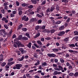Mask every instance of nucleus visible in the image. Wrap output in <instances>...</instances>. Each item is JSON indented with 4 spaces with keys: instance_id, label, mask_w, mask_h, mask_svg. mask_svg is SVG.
Wrapping results in <instances>:
<instances>
[{
    "instance_id": "obj_6",
    "label": "nucleus",
    "mask_w": 78,
    "mask_h": 78,
    "mask_svg": "<svg viewBox=\"0 0 78 78\" xmlns=\"http://www.w3.org/2000/svg\"><path fill=\"white\" fill-rule=\"evenodd\" d=\"M54 9H55V6H52L50 9V11L51 12H52L54 11Z\"/></svg>"
},
{
    "instance_id": "obj_15",
    "label": "nucleus",
    "mask_w": 78,
    "mask_h": 78,
    "mask_svg": "<svg viewBox=\"0 0 78 78\" xmlns=\"http://www.w3.org/2000/svg\"><path fill=\"white\" fill-rule=\"evenodd\" d=\"M15 44H16L17 45H18V47H19L20 45L21 44V42L20 41H18V42H15Z\"/></svg>"
},
{
    "instance_id": "obj_25",
    "label": "nucleus",
    "mask_w": 78,
    "mask_h": 78,
    "mask_svg": "<svg viewBox=\"0 0 78 78\" xmlns=\"http://www.w3.org/2000/svg\"><path fill=\"white\" fill-rule=\"evenodd\" d=\"M23 38V37H22V35H20L18 36V40H20H20H21V39H22V38Z\"/></svg>"
},
{
    "instance_id": "obj_7",
    "label": "nucleus",
    "mask_w": 78,
    "mask_h": 78,
    "mask_svg": "<svg viewBox=\"0 0 78 78\" xmlns=\"http://www.w3.org/2000/svg\"><path fill=\"white\" fill-rule=\"evenodd\" d=\"M65 27L64 26L62 25L59 28V30L60 31H61L62 30H63L64 29Z\"/></svg>"
},
{
    "instance_id": "obj_14",
    "label": "nucleus",
    "mask_w": 78,
    "mask_h": 78,
    "mask_svg": "<svg viewBox=\"0 0 78 78\" xmlns=\"http://www.w3.org/2000/svg\"><path fill=\"white\" fill-rule=\"evenodd\" d=\"M40 34H41L40 33H38L34 37V38H35V39L37 38V37H39V36H40Z\"/></svg>"
},
{
    "instance_id": "obj_30",
    "label": "nucleus",
    "mask_w": 78,
    "mask_h": 78,
    "mask_svg": "<svg viewBox=\"0 0 78 78\" xmlns=\"http://www.w3.org/2000/svg\"><path fill=\"white\" fill-rule=\"evenodd\" d=\"M40 29H42V30H45V26H43L42 27L40 26Z\"/></svg>"
},
{
    "instance_id": "obj_46",
    "label": "nucleus",
    "mask_w": 78,
    "mask_h": 78,
    "mask_svg": "<svg viewBox=\"0 0 78 78\" xmlns=\"http://www.w3.org/2000/svg\"><path fill=\"white\" fill-rule=\"evenodd\" d=\"M37 12H39V11H40L41 10V9L40 7H38L37 8Z\"/></svg>"
},
{
    "instance_id": "obj_1",
    "label": "nucleus",
    "mask_w": 78,
    "mask_h": 78,
    "mask_svg": "<svg viewBox=\"0 0 78 78\" xmlns=\"http://www.w3.org/2000/svg\"><path fill=\"white\" fill-rule=\"evenodd\" d=\"M16 68V69L20 70V68L22 66V64H17L15 65Z\"/></svg>"
},
{
    "instance_id": "obj_60",
    "label": "nucleus",
    "mask_w": 78,
    "mask_h": 78,
    "mask_svg": "<svg viewBox=\"0 0 78 78\" xmlns=\"http://www.w3.org/2000/svg\"><path fill=\"white\" fill-rule=\"evenodd\" d=\"M1 12L2 13V14H5V9H2L1 10Z\"/></svg>"
},
{
    "instance_id": "obj_24",
    "label": "nucleus",
    "mask_w": 78,
    "mask_h": 78,
    "mask_svg": "<svg viewBox=\"0 0 78 78\" xmlns=\"http://www.w3.org/2000/svg\"><path fill=\"white\" fill-rule=\"evenodd\" d=\"M56 9L57 11H59V6L58 5H57L56 6Z\"/></svg>"
},
{
    "instance_id": "obj_40",
    "label": "nucleus",
    "mask_w": 78,
    "mask_h": 78,
    "mask_svg": "<svg viewBox=\"0 0 78 78\" xmlns=\"http://www.w3.org/2000/svg\"><path fill=\"white\" fill-rule=\"evenodd\" d=\"M22 30H23V31H27V29L26 28H23Z\"/></svg>"
},
{
    "instance_id": "obj_22",
    "label": "nucleus",
    "mask_w": 78,
    "mask_h": 78,
    "mask_svg": "<svg viewBox=\"0 0 78 78\" xmlns=\"http://www.w3.org/2000/svg\"><path fill=\"white\" fill-rule=\"evenodd\" d=\"M31 2L32 3H33V4H36L37 3V2L35 0H31Z\"/></svg>"
},
{
    "instance_id": "obj_34",
    "label": "nucleus",
    "mask_w": 78,
    "mask_h": 78,
    "mask_svg": "<svg viewBox=\"0 0 78 78\" xmlns=\"http://www.w3.org/2000/svg\"><path fill=\"white\" fill-rule=\"evenodd\" d=\"M60 62H62V63H64V62H65L64 61V59L62 58H61L60 59Z\"/></svg>"
},
{
    "instance_id": "obj_31",
    "label": "nucleus",
    "mask_w": 78,
    "mask_h": 78,
    "mask_svg": "<svg viewBox=\"0 0 78 78\" xmlns=\"http://www.w3.org/2000/svg\"><path fill=\"white\" fill-rule=\"evenodd\" d=\"M41 65L43 66H47V63L46 62H44V63H41Z\"/></svg>"
},
{
    "instance_id": "obj_17",
    "label": "nucleus",
    "mask_w": 78,
    "mask_h": 78,
    "mask_svg": "<svg viewBox=\"0 0 78 78\" xmlns=\"http://www.w3.org/2000/svg\"><path fill=\"white\" fill-rule=\"evenodd\" d=\"M37 43L38 44H39V45H42V42H41V41H40V40H38L37 41Z\"/></svg>"
},
{
    "instance_id": "obj_20",
    "label": "nucleus",
    "mask_w": 78,
    "mask_h": 78,
    "mask_svg": "<svg viewBox=\"0 0 78 78\" xmlns=\"http://www.w3.org/2000/svg\"><path fill=\"white\" fill-rule=\"evenodd\" d=\"M40 61H39V60H38V61H37V62L35 63L34 64V65L37 66L40 64Z\"/></svg>"
},
{
    "instance_id": "obj_41",
    "label": "nucleus",
    "mask_w": 78,
    "mask_h": 78,
    "mask_svg": "<svg viewBox=\"0 0 78 78\" xmlns=\"http://www.w3.org/2000/svg\"><path fill=\"white\" fill-rule=\"evenodd\" d=\"M57 27H58V25H54L52 26V28H56Z\"/></svg>"
},
{
    "instance_id": "obj_52",
    "label": "nucleus",
    "mask_w": 78,
    "mask_h": 78,
    "mask_svg": "<svg viewBox=\"0 0 78 78\" xmlns=\"http://www.w3.org/2000/svg\"><path fill=\"white\" fill-rule=\"evenodd\" d=\"M56 55L52 53L51 54V57H52V58H55V57H56Z\"/></svg>"
},
{
    "instance_id": "obj_21",
    "label": "nucleus",
    "mask_w": 78,
    "mask_h": 78,
    "mask_svg": "<svg viewBox=\"0 0 78 78\" xmlns=\"http://www.w3.org/2000/svg\"><path fill=\"white\" fill-rule=\"evenodd\" d=\"M53 51L54 52H58V49L57 48H54L52 49Z\"/></svg>"
},
{
    "instance_id": "obj_48",
    "label": "nucleus",
    "mask_w": 78,
    "mask_h": 78,
    "mask_svg": "<svg viewBox=\"0 0 78 78\" xmlns=\"http://www.w3.org/2000/svg\"><path fill=\"white\" fill-rule=\"evenodd\" d=\"M26 16L24 15L22 18V20H24L26 18Z\"/></svg>"
},
{
    "instance_id": "obj_5",
    "label": "nucleus",
    "mask_w": 78,
    "mask_h": 78,
    "mask_svg": "<svg viewBox=\"0 0 78 78\" xmlns=\"http://www.w3.org/2000/svg\"><path fill=\"white\" fill-rule=\"evenodd\" d=\"M36 53H38V52H39V54H40V55H43L44 54H43V53L42 52H41V50L39 49V50H36Z\"/></svg>"
},
{
    "instance_id": "obj_33",
    "label": "nucleus",
    "mask_w": 78,
    "mask_h": 78,
    "mask_svg": "<svg viewBox=\"0 0 78 78\" xmlns=\"http://www.w3.org/2000/svg\"><path fill=\"white\" fill-rule=\"evenodd\" d=\"M37 16L38 17H39V18H42V16L39 14H37Z\"/></svg>"
},
{
    "instance_id": "obj_8",
    "label": "nucleus",
    "mask_w": 78,
    "mask_h": 78,
    "mask_svg": "<svg viewBox=\"0 0 78 78\" xmlns=\"http://www.w3.org/2000/svg\"><path fill=\"white\" fill-rule=\"evenodd\" d=\"M32 45V44L31 42H29L28 44L27 45V46L29 48H31V45Z\"/></svg>"
},
{
    "instance_id": "obj_54",
    "label": "nucleus",
    "mask_w": 78,
    "mask_h": 78,
    "mask_svg": "<svg viewBox=\"0 0 78 78\" xmlns=\"http://www.w3.org/2000/svg\"><path fill=\"white\" fill-rule=\"evenodd\" d=\"M4 6H5V9H8V6H6V4L5 3H4Z\"/></svg>"
},
{
    "instance_id": "obj_44",
    "label": "nucleus",
    "mask_w": 78,
    "mask_h": 78,
    "mask_svg": "<svg viewBox=\"0 0 78 78\" xmlns=\"http://www.w3.org/2000/svg\"><path fill=\"white\" fill-rule=\"evenodd\" d=\"M26 76H27V77L29 78L30 77V74L27 73L26 74Z\"/></svg>"
},
{
    "instance_id": "obj_59",
    "label": "nucleus",
    "mask_w": 78,
    "mask_h": 78,
    "mask_svg": "<svg viewBox=\"0 0 78 78\" xmlns=\"http://www.w3.org/2000/svg\"><path fill=\"white\" fill-rule=\"evenodd\" d=\"M46 3V1H44L43 2H42L41 4L42 5H45Z\"/></svg>"
},
{
    "instance_id": "obj_9",
    "label": "nucleus",
    "mask_w": 78,
    "mask_h": 78,
    "mask_svg": "<svg viewBox=\"0 0 78 78\" xmlns=\"http://www.w3.org/2000/svg\"><path fill=\"white\" fill-rule=\"evenodd\" d=\"M39 29H41V26L39 25L37 26L35 28V30H38Z\"/></svg>"
},
{
    "instance_id": "obj_10",
    "label": "nucleus",
    "mask_w": 78,
    "mask_h": 78,
    "mask_svg": "<svg viewBox=\"0 0 78 78\" xmlns=\"http://www.w3.org/2000/svg\"><path fill=\"white\" fill-rule=\"evenodd\" d=\"M23 27V24H20V25L18 26V30H20V29H21L22 27Z\"/></svg>"
},
{
    "instance_id": "obj_63",
    "label": "nucleus",
    "mask_w": 78,
    "mask_h": 78,
    "mask_svg": "<svg viewBox=\"0 0 78 78\" xmlns=\"http://www.w3.org/2000/svg\"><path fill=\"white\" fill-rule=\"evenodd\" d=\"M46 12L47 13H48V12H50V9H48L46 11Z\"/></svg>"
},
{
    "instance_id": "obj_38",
    "label": "nucleus",
    "mask_w": 78,
    "mask_h": 78,
    "mask_svg": "<svg viewBox=\"0 0 78 78\" xmlns=\"http://www.w3.org/2000/svg\"><path fill=\"white\" fill-rule=\"evenodd\" d=\"M42 20H41V19L39 20L38 21V24H41V23H42Z\"/></svg>"
},
{
    "instance_id": "obj_51",
    "label": "nucleus",
    "mask_w": 78,
    "mask_h": 78,
    "mask_svg": "<svg viewBox=\"0 0 78 78\" xmlns=\"http://www.w3.org/2000/svg\"><path fill=\"white\" fill-rule=\"evenodd\" d=\"M34 57H35V58H38V56L36 54H35L34 55Z\"/></svg>"
},
{
    "instance_id": "obj_58",
    "label": "nucleus",
    "mask_w": 78,
    "mask_h": 78,
    "mask_svg": "<svg viewBox=\"0 0 78 78\" xmlns=\"http://www.w3.org/2000/svg\"><path fill=\"white\" fill-rule=\"evenodd\" d=\"M39 14L41 15V16H42V17H44V14L43 13V12H41L39 13Z\"/></svg>"
},
{
    "instance_id": "obj_50",
    "label": "nucleus",
    "mask_w": 78,
    "mask_h": 78,
    "mask_svg": "<svg viewBox=\"0 0 78 78\" xmlns=\"http://www.w3.org/2000/svg\"><path fill=\"white\" fill-rule=\"evenodd\" d=\"M34 45L35 46V47H36L37 48H39V46H38L37 44H34Z\"/></svg>"
},
{
    "instance_id": "obj_45",
    "label": "nucleus",
    "mask_w": 78,
    "mask_h": 78,
    "mask_svg": "<svg viewBox=\"0 0 78 78\" xmlns=\"http://www.w3.org/2000/svg\"><path fill=\"white\" fill-rule=\"evenodd\" d=\"M7 19L6 18L3 17L2 19V21H5V20H6Z\"/></svg>"
},
{
    "instance_id": "obj_56",
    "label": "nucleus",
    "mask_w": 78,
    "mask_h": 78,
    "mask_svg": "<svg viewBox=\"0 0 78 78\" xmlns=\"http://www.w3.org/2000/svg\"><path fill=\"white\" fill-rule=\"evenodd\" d=\"M51 55H52V54L48 53L47 54V56H48V57H51Z\"/></svg>"
},
{
    "instance_id": "obj_42",
    "label": "nucleus",
    "mask_w": 78,
    "mask_h": 78,
    "mask_svg": "<svg viewBox=\"0 0 78 78\" xmlns=\"http://www.w3.org/2000/svg\"><path fill=\"white\" fill-rule=\"evenodd\" d=\"M23 59H24V57L22 56L21 58H20L19 59V61H22V60H23Z\"/></svg>"
},
{
    "instance_id": "obj_16",
    "label": "nucleus",
    "mask_w": 78,
    "mask_h": 78,
    "mask_svg": "<svg viewBox=\"0 0 78 78\" xmlns=\"http://www.w3.org/2000/svg\"><path fill=\"white\" fill-rule=\"evenodd\" d=\"M34 20H35L34 19V18H32L30 20V23H33V22H34Z\"/></svg>"
},
{
    "instance_id": "obj_27",
    "label": "nucleus",
    "mask_w": 78,
    "mask_h": 78,
    "mask_svg": "<svg viewBox=\"0 0 78 78\" xmlns=\"http://www.w3.org/2000/svg\"><path fill=\"white\" fill-rule=\"evenodd\" d=\"M58 67L60 71L62 70H63V68H62V67L61 66H58Z\"/></svg>"
},
{
    "instance_id": "obj_19",
    "label": "nucleus",
    "mask_w": 78,
    "mask_h": 78,
    "mask_svg": "<svg viewBox=\"0 0 78 78\" xmlns=\"http://www.w3.org/2000/svg\"><path fill=\"white\" fill-rule=\"evenodd\" d=\"M6 63L5 62H3L1 64V66L2 67H5V66H6Z\"/></svg>"
},
{
    "instance_id": "obj_11",
    "label": "nucleus",
    "mask_w": 78,
    "mask_h": 78,
    "mask_svg": "<svg viewBox=\"0 0 78 78\" xmlns=\"http://www.w3.org/2000/svg\"><path fill=\"white\" fill-rule=\"evenodd\" d=\"M22 40H24V41H28V38L25 36H24L23 37Z\"/></svg>"
},
{
    "instance_id": "obj_2",
    "label": "nucleus",
    "mask_w": 78,
    "mask_h": 78,
    "mask_svg": "<svg viewBox=\"0 0 78 78\" xmlns=\"http://www.w3.org/2000/svg\"><path fill=\"white\" fill-rule=\"evenodd\" d=\"M19 50L21 52L22 54H23L24 53H27V51L24 50L23 48H21L19 49Z\"/></svg>"
},
{
    "instance_id": "obj_61",
    "label": "nucleus",
    "mask_w": 78,
    "mask_h": 78,
    "mask_svg": "<svg viewBox=\"0 0 78 78\" xmlns=\"http://www.w3.org/2000/svg\"><path fill=\"white\" fill-rule=\"evenodd\" d=\"M16 34H14L12 36V39H14V38H16Z\"/></svg>"
},
{
    "instance_id": "obj_23",
    "label": "nucleus",
    "mask_w": 78,
    "mask_h": 78,
    "mask_svg": "<svg viewBox=\"0 0 78 78\" xmlns=\"http://www.w3.org/2000/svg\"><path fill=\"white\" fill-rule=\"evenodd\" d=\"M69 38L68 37H66L64 39L63 41H64V42H67V41H69Z\"/></svg>"
},
{
    "instance_id": "obj_37",
    "label": "nucleus",
    "mask_w": 78,
    "mask_h": 78,
    "mask_svg": "<svg viewBox=\"0 0 78 78\" xmlns=\"http://www.w3.org/2000/svg\"><path fill=\"white\" fill-rule=\"evenodd\" d=\"M53 75H58V71H55L53 74Z\"/></svg>"
},
{
    "instance_id": "obj_49",
    "label": "nucleus",
    "mask_w": 78,
    "mask_h": 78,
    "mask_svg": "<svg viewBox=\"0 0 78 78\" xmlns=\"http://www.w3.org/2000/svg\"><path fill=\"white\" fill-rule=\"evenodd\" d=\"M45 39H46V40H50L51 39V38L48 37H47L45 38Z\"/></svg>"
},
{
    "instance_id": "obj_35",
    "label": "nucleus",
    "mask_w": 78,
    "mask_h": 78,
    "mask_svg": "<svg viewBox=\"0 0 78 78\" xmlns=\"http://www.w3.org/2000/svg\"><path fill=\"white\" fill-rule=\"evenodd\" d=\"M4 26L5 28H6L7 30L9 28V27H8L6 24H4Z\"/></svg>"
},
{
    "instance_id": "obj_13",
    "label": "nucleus",
    "mask_w": 78,
    "mask_h": 78,
    "mask_svg": "<svg viewBox=\"0 0 78 78\" xmlns=\"http://www.w3.org/2000/svg\"><path fill=\"white\" fill-rule=\"evenodd\" d=\"M68 45L69 47H75V45L74 44H68Z\"/></svg>"
},
{
    "instance_id": "obj_53",
    "label": "nucleus",
    "mask_w": 78,
    "mask_h": 78,
    "mask_svg": "<svg viewBox=\"0 0 78 78\" xmlns=\"http://www.w3.org/2000/svg\"><path fill=\"white\" fill-rule=\"evenodd\" d=\"M14 47H15V48H17V44L15 43V42H14V44L13 45Z\"/></svg>"
},
{
    "instance_id": "obj_47",
    "label": "nucleus",
    "mask_w": 78,
    "mask_h": 78,
    "mask_svg": "<svg viewBox=\"0 0 78 78\" xmlns=\"http://www.w3.org/2000/svg\"><path fill=\"white\" fill-rule=\"evenodd\" d=\"M55 31V30H54V29L51 30V34H52V33H54Z\"/></svg>"
},
{
    "instance_id": "obj_64",
    "label": "nucleus",
    "mask_w": 78,
    "mask_h": 78,
    "mask_svg": "<svg viewBox=\"0 0 78 78\" xmlns=\"http://www.w3.org/2000/svg\"><path fill=\"white\" fill-rule=\"evenodd\" d=\"M5 67L6 69H9V66L8 65H7L5 66Z\"/></svg>"
},
{
    "instance_id": "obj_28",
    "label": "nucleus",
    "mask_w": 78,
    "mask_h": 78,
    "mask_svg": "<svg viewBox=\"0 0 78 78\" xmlns=\"http://www.w3.org/2000/svg\"><path fill=\"white\" fill-rule=\"evenodd\" d=\"M74 76L75 77H77V76H78V72H76L74 74Z\"/></svg>"
},
{
    "instance_id": "obj_32",
    "label": "nucleus",
    "mask_w": 78,
    "mask_h": 78,
    "mask_svg": "<svg viewBox=\"0 0 78 78\" xmlns=\"http://www.w3.org/2000/svg\"><path fill=\"white\" fill-rule=\"evenodd\" d=\"M74 33L75 35V36H76L78 35V32L76 31H74Z\"/></svg>"
},
{
    "instance_id": "obj_57",
    "label": "nucleus",
    "mask_w": 78,
    "mask_h": 78,
    "mask_svg": "<svg viewBox=\"0 0 78 78\" xmlns=\"http://www.w3.org/2000/svg\"><path fill=\"white\" fill-rule=\"evenodd\" d=\"M53 67H55V68H57L58 67V66L56 64H53Z\"/></svg>"
},
{
    "instance_id": "obj_62",
    "label": "nucleus",
    "mask_w": 78,
    "mask_h": 78,
    "mask_svg": "<svg viewBox=\"0 0 78 78\" xmlns=\"http://www.w3.org/2000/svg\"><path fill=\"white\" fill-rule=\"evenodd\" d=\"M28 20H29V18H28V17H27L24 20V21H28Z\"/></svg>"
},
{
    "instance_id": "obj_36",
    "label": "nucleus",
    "mask_w": 78,
    "mask_h": 78,
    "mask_svg": "<svg viewBox=\"0 0 78 78\" xmlns=\"http://www.w3.org/2000/svg\"><path fill=\"white\" fill-rule=\"evenodd\" d=\"M18 14L20 16H21L22 14V11L20 10Z\"/></svg>"
},
{
    "instance_id": "obj_18",
    "label": "nucleus",
    "mask_w": 78,
    "mask_h": 78,
    "mask_svg": "<svg viewBox=\"0 0 78 78\" xmlns=\"http://www.w3.org/2000/svg\"><path fill=\"white\" fill-rule=\"evenodd\" d=\"M61 23V21L58 20L57 21H56L55 23L56 25H59V24H60Z\"/></svg>"
},
{
    "instance_id": "obj_26",
    "label": "nucleus",
    "mask_w": 78,
    "mask_h": 78,
    "mask_svg": "<svg viewBox=\"0 0 78 78\" xmlns=\"http://www.w3.org/2000/svg\"><path fill=\"white\" fill-rule=\"evenodd\" d=\"M13 59H14V58H9V59H8V62H11V61H13Z\"/></svg>"
},
{
    "instance_id": "obj_43",
    "label": "nucleus",
    "mask_w": 78,
    "mask_h": 78,
    "mask_svg": "<svg viewBox=\"0 0 78 78\" xmlns=\"http://www.w3.org/2000/svg\"><path fill=\"white\" fill-rule=\"evenodd\" d=\"M28 8H30V9H31V8H33V5H30L28 6Z\"/></svg>"
},
{
    "instance_id": "obj_29",
    "label": "nucleus",
    "mask_w": 78,
    "mask_h": 78,
    "mask_svg": "<svg viewBox=\"0 0 78 78\" xmlns=\"http://www.w3.org/2000/svg\"><path fill=\"white\" fill-rule=\"evenodd\" d=\"M25 36H27L28 38H30V34H28V33H26L25 34Z\"/></svg>"
},
{
    "instance_id": "obj_3",
    "label": "nucleus",
    "mask_w": 78,
    "mask_h": 78,
    "mask_svg": "<svg viewBox=\"0 0 78 78\" xmlns=\"http://www.w3.org/2000/svg\"><path fill=\"white\" fill-rule=\"evenodd\" d=\"M65 34V32L64 31H61L58 34V35L59 36H61L63 35V34Z\"/></svg>"
},
{
    "instance_id": "obj_55",
    "label": "nucleus",
    "mask_w": 78,
    "mask_h": 78,
    "mask_svg": "<svg viewBox=\"0 0 78 78\" xmlns=\"http://www.w3.org/2000/svg\"><path fill=\"white\" fill-rule=\"evenodd\" d=\"M24 46H25L24 44H23L22 43H21V44H20V45L19 46V47H24Z\"/></svg>"
},
{
    "instance_id": "obj_12",
    "label": "nucleus",
    "mask_w": 78,
    "mask_h": 78,
    "mask_svg": "<svg viewBox=\"0 0 78 78\" xmlns=\"http://www.w3.org/2000/svg\"><path fill=\"white\" fill-rule=\"evenodd\" d=\"M0 31L1 32H2L5 35H6V31H5V30L3 29H1L0 30Z\"/></svg>"
},
{
    "instance_id": "obj_39",
    "label": "nucleus",
    "mask_w": 78,
    "mask_h": 78,
    "mask_svg": "<svg viewBox=\"0 0 78 78\" xmlns=\"http://www.w3.org/2000/svg\"><path fill=\"white\" fill-rule=\"evenodd\" d=\"M74 73H70L69 74V75L70 76H73L74 75Z\"/></svg>"
},
{
    "instance_id": "obj_4",
    "label": "nucleus",
    "mask_w": 78,
    "mask_h": 78,
    "mask_svg": "<svg viewBox=\"0 0 78 78\" xmlns=\"http://www.w3.org/2000/svg\"><path fill=\"white\" fill-rule=\"evenodd\" d=\"M14 62H9L7 63V65L9 66H11L12 64H14Z\"/></svg>"
}]
</instances>
